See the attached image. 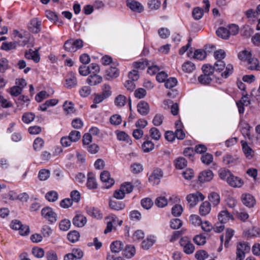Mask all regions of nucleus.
Returning <instances> with one entry per match:
<instances>
[{"mask_svg": "<svg viewBox=\"0 0 260 260\" xmlns=\"http://www.w3.org/2000/svg\"><path fill=\"white\" fill-rule=\"evenodd\" d=\"M87 223V218L80 212H77L73 219V224L78 228L84 226Z\"/></svg>", "mask_w": 260, "mask_h": 260, "instance_id": "1a4fd4ad", "label": "nucleus"}, {"mask_svg": "<svg viewBox=\"0 0 260 260\" xmlns=\"http://www.w3.org/2000/svg\"><path fill=\"white\" fill-rule=\"evenodd\" d=\"M50 172L47 169H41L38 173V178L41 181H45L50 177Z\"/></svg>", "mask_w": 260, "mask_h": 260, "instance_id": "a19ab883", "label": "nucleus"}, {"mask_svg": "<svg viewBox=\"0 0 260 260\" xmlns=\"http://www.w3.org/2000/svg\"><path fill=\"white\" fill-rule=\"evenodd\" d=\"M162 176V172L160 169H155L149 177V182L153 184H157L159 180Z\"/></svg>", "mask_w": 260, "mask_h": 260, "instance_id": "4be33fe9", "label": "nucleus"}, {"mask_svg": "<svg viewBox=\"0 0 260 260\" xmlns=\"http://www.w3.org/2000/svg\"><path fill=\"white\" fill-rule=\"evenodd\" d=\"M161 107L165 110H171V113L174 116L178 114L179 108V105L177 103H174L170 100H165L162 103Z\"/></svg>", "mask_w": 260, "mask_h": 260, "instance_id": "39448f33", "label": "nucleus"}, {"mask_svg": "<svg viewBox=\"0 0 260 260\" xmlns=\"http://www.w3.org/2000/svg\"><path fill=\"white\" fill-rule=\"evenodd\" d=\"M194 242L198 245H203L206 243V237L202 235H197L193 239Z\"/></svg>", "mask_w": 260, "mask_h": 260, "instance_id": "603ef678", "label": "nucleus"}, {"mask_svg": "<svg viewBox=\"0 0 260 260\" xmlns=\"http://www.w3.org/2000/svg\"><path fill=\"white\" fill-rule=\"evenodd\" d=\"M226 56L225 52L219 49L214 52V57L216 60L214 63L215 71L221 72V76L224 79L227 78L232 74L234 70L233 66L231 63L226 64L223 60Z\"/></svg>", "mask_w": 260, "mask_h": 260, "instance_id": "f257e3e1", "label": "nucleus"}, {"mask_svg": "<svg viewBox=\"0 0 260 260\" xmlns=\"http://www.w3.org/2000/svg\"><path fill=\"white\" fill-rule=\"evenodd\" d=\"M164 120V116L160 114H156L152 121L153 124L155 126H159L160 125Z\"/></svg>", "mask_w": 260, "mask_h": 260, "instance_id": "338daca9", "label": "nucleus"}, {"mask_svg": "<svg viewBox=\"0 0 260 260\" xmlns=\"http://www.w3.org/2000/svg\"><path fill=\"white\" fill-rule=\"evenodd\" d=\"M250 246L248 243L241 242L237 246L236 260H243L245 253L250 251Z\"/></svg>", "mask_w": 260, "mask_h": 260, "instance_id": "7ed1b4c3", "label": "nucleus"}, {"mask_svg": "<svg viewBox=\"0 0 260 260\" xmlns=\"http://www.w3.org/2000/svg\"><path fill=\"white\" fill-rule=\"evenodd\" d=\"M238 57L241 60L247 62L249 70H259V62L256 58L252 57L251 50H244L242 51L239 53Z\"/></svg>", "mask_w": 260, "mask_h": 260, "instance_id": "f03ea898", "label": "nucleus"}, {"mask_svg": "<svg viewBox=\"0 0 260 260\" xmlns=\"http://www.w3.org/2000/svg\"><path fill=\"white\" fill-rule=\"evenodd\" d=\"M153 205L152 200L149 198H146L141 200V205L145 209H150Z\"/></svg>", "mask_w": 260, "mask_h": 260, "instance_id": "09e8293b", "label": "nucleus"}, {"mask_svg": "<svg viewBox=\"0 0 260 260\" xmlns=\"http://www.w3.org/2000/svg\"><path fill=\"white\" fill-rule=\"evenodd\" d=\"M219 221L221 223L228 222L230 220H233L234 217L226 209L221 211L218 215Z\"/></svg>", "mask_w": 260, "mask_h": 260, "instance_id": "2eb2a0df", "label": "nucleus"}, {"mask_svg": "<svg viewBox=\"0 0 260 260\" xmlns=\"http://www.w3.org/2000/svg\"><path fill=\"white\" fill-rule=\"evenodd\" d=\"M242 95L243 96L241 99L236 103L240 114L244 113V106H248L251 103L250 100L247 94H244V93H242Z\"/></svg>", "mask_w": 260, "mask_h": 260, "instance_id": "9d476101", "label": "nucleus"}, {"mask_svg": "<svg viewBox=\"0 0 260 260\" xmlns=\"http://www.w3.org/2000/svg\"><path fill=\"white\" fill-rule=\"evenodd\" d=\"M103 81V78L101 76L96 74H93L88 77L86 79L87 83L90 86H96Z\"/></svg>", "mask_w": 260, "mask_h": 260, "instance_id": "f8f14e48", "label": "nucleus"}, {"mask_svg": "<svg viewBox=\"0 0 260 260\" xmlns=\"http://www.w3.org/2000/svg\"><path fill=\"white\" fill-rule=\"evenodd\" d=\"M123 243L119 241L113 242L111 245V249L112 252L118 253L123 248Z\"/></svg>", "mask_w": 260, "mask_h": 260, "instance_id": "473e14b6", "label": "nucleus"}, {"mask_svg": "<svg viewBox=\"0 0 260 260\" xmlns=\"http://www.w3.org/2000/svg\"><path fill=\"white\" fill-rule=\"evenodd\" d=\"M18 46V42L16 41L4 42L1 46V49L5 51H9L16 48Z\"/></svg>", "mask_w": 260, "mask_h": 260, "instance_id": "bb28decb", "label": "nucleus"}, {"mask_svg": "<svg viewBox=\"0 0 260 260\" xmlns=\"http://www.w3.org/2000/svg\"><path fill=\"white\" fill-rule=\"evenodd\" d=\"M207 56L206 52L202 49H198L194 51V58L199 60L204 59Z\"/></svg>", "mask_w": 260, "mask_h": 260, "instance_id": "8fccbe9b", "label": "nucleus"}, {"mask_svg": "<svg viewBox=\"0 0 260 260\" xmlns=\"http://www.w3.org/2000/svg\"><path fill=\"white\" fill-rule=\"evenodd\" d=\"M127 6L133 11L140 13L144 10L142 5L134 0H128L127 1Z\"/></svg>", "mask_w": 260, "mask_h": 260, "instance_id": "aec40b11", "label": "nucleus"}, {"mask_svg": "<svg viewBox=\"0 0 260 260\" xmlns=\"http://www.w3.org/2000/svg\"><path fill=\"white\" fill-rule=\"evenodd\" d=\"M70 199H66V208L70 207L73 202L78 203L80 200V193L77 190H73L71 192Z\"/></svg>", "mask_w": 260, "mask_h": 260, "instance_id": "4468645a", "label": "nucleus"}, {"mask_svg": "<svg viewBox=\"0 0 260 260\" xmlns=\"http://www.w3.org/2000/svg\"><path fill=\"white\" fill-rule=\"evenodd\" d=\"M211 78L210 76L207 75H201L198 78L199 82L202 84H208L211 81Z\"/></svg>", "mask_w": 260, "mask_h": 260, "instance_id": "bf43d9fd", "label": "nucleus"}, {"mask_svg": "<svg viewBox=\"0 0 260 260\" xmlns=\"http://www.w3.org/2000/svg\"><path fill=\"white\" fill-rule=\"evenodd\" d=\"M183 211V208L181 205L176 204L172 209V214L174 216H180Z\"/></svg>", "mask_w": 260, "mask_h": 260, "instance_id": "6e6d98bb", "label": "nucleus"}, {"mask_svg": "<svg viewBox=\"0 0 260 260\" xmlns=\"http://www.w3.org/2000/svg\"><path fill=\"white\" fill-rule=\"evenodd\" d=\"M137 111L142 115H147L150 111L149 104L144 101H140L137 105Z\"/></svg>", "mask_w": 260, "mask_h": 260, "instance_id": "dca6fc26", "label": "nucleus"}, {"mask_svg": "<svg viewBox=\"0 0 260 260\" xmlns=\"http://www.w3.org/2000/svg\"><path fill=\"white\" fill-rule=\"evenodd\" d=\"M204 199V196L199 191L189 194L186 197V200L190 207L196 206L199 201H202Z\"/></svg>", "mask_w": 260, "mask_h": 260, "instance_id": "423d86ee", "label": "nucleus"}, {"mask_svg": "<svg viewBox=\"0 0 260 260\" xmlns=\"http://www.w3.org/2000/svg\"><path fill=\"white\" fill-rule=\"evenodd\" d=\"M208 253L203 250H199L196 252L195 257L198 260H204L208 257Z\"/></svg>", "mask_w": 260, "mask_h": 260, "instance_id": "0e129e2a", "label": "nucleus"}, {"mask_svg": "<svg viewBox=\"0 0 260 260\" xmlns=\"http://www.w3.org/2000/svg\"><path fill=\"white\" fill-rule=\"evenodd\" d=\"M135 253L136 250L133 245L127 246L124 250V254L127 258H131L135 255Z\"/></svg>", "mask_w": 260, "mask_h": 260, "instance_id": "37998d69", "label": "nucleus"}, {"mask_svg": "<svg viewBox=\"0 0 260 260\" xmlns=\"http://www.w3.org/2000/svg\"><path fill=\"white\" fill-rule=\"evenodd\" d=\"M115 105L119 107L124 106L126 102V98L124 95L119 94L115 99Z\"/></svg>", "mask_w": 260, "mask_h": 260, "instance_id": "58836bf2", "label": "nucleus"}, {"mask_svg": "<svg viewBox=\"0 0 260 260\" xmlns=\"http://www.w3.org/2000/svg\"><path fill=\"white\" fill-rule=\"evenodd\" d=\"M216 34L219 37L223 39H228L230 36L228 28L224 27H219L216 30Z\"/></svg>", "mask_w": 260, "mask_h": 260, "instance_id": "cd10ccee", "label": "nucleus"}, {"mask_svg": "<svg viewBox=\"0 0 260 260\" xmlns=\"http://www.w3.org/2000/svg\"><path fill=\"white\" fill-rule=\"evenodd\" d=\"M241 201L245 206L249 208L253 207L256 202L254 197L248 193L242 194Z\"/></svg>", "mask_w": 260, "mask_h": 260, "instance_id": "9b49d317", "label": "nucleus"}, {"mask_svg": "<svg viewBox=\"0 0 260 260\" xmlns=\"http://www.w3.org/2000/svg\"><path fill=\"white\" fill-rule=\"evenodd\" d=\"M80 137L81 135L79 131H73L70 133L68 137V139L71 142H76L80 139Z\"/></svg>", "mask_w": 260, "mask_h": 260, "instance_id": "c03bdc74", "label": "nucleus"}, {"mask_svg": "<svg viewBox=\"0 0 260 260\" xmlns=\"http://www.w3.org/2000/svg\"><path fill=\"white\" fill-rule=\"evenodd\" d=\"M213 176L212 171L209 170L204 171L199 174V180L201 182L209 181L213 179Z\"/></svg>", "mask_w": 260, "mask_h": 260, "instance_id": "412c9836", "label": "nucleus"}, {"mask_svg": "<svg viewBox=\"0 0 260 260\" xmlns=\"http://www.w3.org/2000/svg\"><path fill=\"white\" fill-rule=\"evenodd\" d=\"M10 66L8 60L6 58L0 59V73H4L9 68Z\"/></svg>", "mask_w": 260, "mask_h": 260, "instance_id": "ea45409f", "label": "nucleus"}, {"mask_svg": "<svg viewBox=\"0 0 260 260\" xmlns=\"http://www.w3.org/2000/svg\"><path fill=\"white\" fill-rule=\"evenodd\" d=\"M77 84V81L75 75L71 73L70 76L66 79V88H72Z\"/></svg>", "mask_w": 260, "mask_h": 260, "instance_id": "c85d7f7f", "label": "nucleus"}, {"mask_svg": "<svg viewBox=\"0 0 260 260\" xmlns=\"http://www.w3.org/2000/svg\"><path fill=\"white\" fill-rule=\"evenodd\" d=\"M41 21L38 18H34L30 21L28 26L29 30L35 34L39 32L41 30Z\"/></svg>", "mask_w": 260, "mask_h": 260, "instance_id": "a211bd4d", "label": "nucleus"}, {"mask_svg": "<svg viewBox=\"0 0 260 260\" xmlns=\"http://www.w3.org/2000/svg\"><path fill=\"white\" fill-rule=\"evenodd\" d=\"M228 183L234 187H241L244 184L243 180L239 177L234 176L233 174L228 179Z\"/></svg>", "mask_w": 260, "mask_h": 260, "instance_id": "6ab92c4d", "label": "nucleus"}, {"mask_svg": "<svg viewBox=\"0 0 260 260\" xmlns=\"http://www.w3.org/2000/svg\"><path fill=\"white\" fill-rule=\"evenodd\" d=\"M46 16L50 20L56 22L58 21L57 15L53 12L47 10L45 12Z\"/></svg>", "mask_w": 260, "mask_h": 260, "instance_id": "e2e57ef3", "label": "nucleus"}, {"mask_svg": "<svg viewBox=\"0 0 260 260\" xmlns=\"http://www.w3.org/2000/svg\"><path fill=\"white\" fill-rule=\"evenodd\" d=\"M119 75L118 70L116 68H110L106 70V77L108 80L117 77Z\"/></svg>", "mask_w": 260, "mask_h": 260, "instance_id": "a878e982", "label": "nucleus"}, {"mask_svg": "<svg viewBox=\"0 0 260 260\" xmlns=\"http://www.w3.org/2000/svg\"><path fill=\"white\" fill-rule=\"evenodd\" d=\"M83 256V252L81 249H74L71 253L66 254V260H77L81 259Z\"/></svg>", "mask_w": 260, "mask_h": 260, "instance_id": "f3484780", "label": "nucleus"}, {"mask_svg": "<svg viewBox=\"0 0 260 260\" xmlns=\"http://www.w3.org/2000/svg\"><path fill=\"white\" fill-rule=\"evenodd\" d=\"M80 235L79 232L74 230L68 234V239L72 243H75L79 241Z\"/></svg>", "mask_w": 260, "mask_h": 260, "instance_id": "c756f323", "label": "nucleus"}, {"mask_svg": "<svg viewBox=\"0 0 260 260\" xmlns=\"http://www.w3.org/2000/svg\"><path fill=\"white\" fill-rule=\"evenodd\" d=\"M232 175V174L230 171L224 169H220L219 171V175L220 178L222 180H225L226 182H228V179Z\"/></svg>", "mask_w": 260, "mask_h": 260, "instance_id": "de8ad7c7", "label": "nucleus"}, {"mask_svg": "<svg viewBox=\"0 0 260 260\" xmlns=\"http://www.w3.org/2000/svg\"><path fill=\"white\" fill-rule=\"evenodd\" d=\"M177 84V80L176 78H170L166 80L165 83V86L167 88H172L176 86Z\"/></svg>", "mask_w": 260, "mask_h": 260, "instance_id": "774afa93", "label": "nucleus"}, {"mask_svg": "<svg viewBox=\"0 0 260 260\" xmlns=\"http://www.w3.org/2000/svg\"><path fill=\"white\" fill-rule=\"evenodd\" d=\"M243 151L246 156V157L248 159H251L254 155V151L248 145L247 142L243 140L241 142Z\"/></svg>", "mask_w": 260, "mask_h": 260, "instance_id": "5701e85b", "label": "nucleus"}, {"mask_svg": "<svg viewBox=\"0 0 260 260\" xmlns=\"http://www.w3.org/2000/svg\"><path fill=\"white\" fill-rule=\"evenodd\" d=\"M234 234V231L231 229H228L225 234V243L224 245L226 247L228 246V244Z\"/></svg>", "mask_w": 260, "mask_h": 260, "instance_id": "052dcab7", "label": "nucleus"}, {"mask_svg": "<svg viewBox=\"0 0 260 260\" xmlns=\"http://www.w3.org/2000/svg\"><path fill=\"white\" fill-rule=\"evenodd\" d=\"M109 206L111 209L113 210H120L124 208L125 204L121 202L111 200L109 202Z\"/></svg>", "mask_w": 260, "mask_h": 260, "instance_id": "7c9ffc66", "label": "nucleus"}, {"mask_svg": "<svg viewBox=\"0 0 260 260\" xmlns=\"http://www.w3.org/2000/svg\"><path fill=\"white\" fill-rule=\"evenodd\" d=\"M44 140L38 137L35 139L33 143V147L35 151H40L44 146Z\"/></svg>", "mask_w": 260, "mask_h": 260, "instance_id": "c9c22d12", "label": "nucleus"}, {"mask_svg": "<svg viewBox=\"0 0 260 260\" xmlns=\"http://www.w3.org/2000/svg\"><path fill=\"white\" fill-rule=\"evenodd\" d=\"M132 172L134 174H138L141 172L143 169L141 164L135 163L131 165V167Z\"/></svg>", "mask_w": 260, "mask_h": 260, "instance_id": "69168bd1", "label": "nucleus"}, {"mask_svg": "<svg viewBox=\"0 0 260 260\" xmlns=\"http://www.w3.org/2000/svg\"><path fill=\"white\" fill-rule=\"evenodd\" d=\"M154 145L151 141H146L142 145V148L144 152H149L154 149Z\"/></svg>", "mask_w": 260, "mask_h": 260, "instance_id": "49530a36", "label": "nucleus"}, {"mask_svg": "<svg viewBox=\"0 0 260 260\" xmlns=\"http://www.w3.org/2000/svg\"><path fill=\"white\" fill-rule=\"evenodd\" d=\"M208 199L213 206H217L220 201L219 194L215 192L210 193L208 196Z\"/></svg>", "mask_w": 260, "mask_h": 260, "instance_id": "72a5a7b5", "label": "nucleus"}, {"mask_svg": "<svg viewBox=\"0 0 260 260\" xmlns=\"http://www.w3.org/2000/svg\"><path fill=\"white\" fill-rule=\"evenodd\" d=\"M42 216L47 219L49 222L52 223L56 220V214L53 212L52 208L45 207L41 211Z\"/></svg>", "mask_w": 260, "mask_h": 260, "instance_id": "0eeeda50", "label": "nucleus"}, {"mask_svg": "<svg viewBox=\"0 0 260 260\" xmlns=\"http://www.w3.org/2000/svg\"><path fill=\"white\" fill-rule=\"evenodd\" d=\"M100 178L106 188L111 187L114 184V180L110 177V173L107 171L101 173Z\"/></svg>", "mask_w": 260, "mask_h": 260, "instance_id": "6e6552de", "label": "nucleus"}, {"mask_svg": "<svg viewBox=\"0 0 260 260\" xmlns=\"http://www.w3.org/2000/svg\"><path fill=\"white\" fill-rule=\"evenodd\" d=\"M211 211V204L208 201L203 202L200 206L199 213L202 216H206Z\"/></svg>", "mask_w": 260, "mask_h": 260, "instance_id": "b1692460", "label": "nucleus"}, {"mask_svg": "<svg viewBox=\"0 0 260 260\" xmlns=\"http://www.w3.org/2000/svg\"><path fill=\"white\" fill-rule=\"evenodd\" d=\"M45 198L49 202H54L58 199V194L56 191L50 190L46 193Z\"/></svg>", "mask_w": 260, "mask_h": 260, "instance_id": "e433bc0d", "label": "nucleus"}, {"mask_svg": "<svg viewBox=\"0 0 260 260\" xmlns=\"http://www.w3.org/2000/svg\"><path fill=\"white\" fill-rule=\"evenodd\" d=\"M182 70L186 73H190L195 70L196 67L193 63L191 61H186L182 66Z\"/></svg>", "mask_w": 260, "mask_h": 260, "instance_id": "4c0bfd02", "label": "nucleus"}, {"mask_svg": "<svg viewBox=\"0 0 260 260\" xmlns=\"http://www.w3.org/2000/svg\"><path fill=\"white\" fill-rule=\"evenodd\" d=\"M35 115L32 113H24L22 117V121L25 123H29L34 120Z\"/></svg>", "mask_w": 260, "mask_h": 260, "instance_id": "3c124183", "label": "nucleus"}, {"mask_svg": "<svg viewBox=\"0 0 260 260\" xmlns=\"http://www.w3.org/2000/svg\"><path fill=\"white\" fill-rule=\"evenodd\" d=\"M155 240L152 238L149 237L144 240L142 242V247L145 249H148L154 244Z\"/></svg>", "mask_w": 260, "mask_h": 260, "instance_id": "4d7b16f0", "label": "nucleus"}, {"mask_svg": "<svg viewBox=\"0 0 260 260\" xmlns=\"http://www.w3.org/2000/svg\"><path fill=\"white\" fill-rule=\"evenodd\" d=\"M180 244L183 247L184 252L187 254H191L195 250L194 246L187 237H184L180 239Z\"/></svg>", "mask_w": 260, "mask_h": 260, "instance_id": "20e7f679", "label": "nucleus"}, {"mask_svg": "<svg viewBox=\"0 0 260 260\" xmlns=\"http://www.w3.org/2000/svg\"><path fill=\"white\" fill-rule=\"evenodd\" d=\"M202 70L204 74L210 76L213 74L215 69L214 68V66L212 67L210 64H205L203 66Z\"/></svg>", "mask_w": 260, "mask_h": 260, "instance_id": "5fc2aeb1", "label": "nucleus"}, {"mask_svg": "<svg viewBox=\"0 0 260 260\" xmlns=\"http://www.w3.org/2000/svg\"><path fill=\"white\" fill-rule=\"evenodd\" d=\"M150 135L152 139L158 140L161 136L159 131L156 127H152L150 129Z\"/></svg>", "mask_w": 260, "mask_h": 260, "instance_id": "864d4df0", "label": "nucleus"}, {"mask_svg": "<svg viewBox=\"0 0 260 260\" xmlns=\"http://www.w3.org/2000/svg\"><path fill=\"white\" fill-rule=\"evenodd\" d=\"M192 15L195 20H200L204 15V11L200 7H196L192 10Z\"/></svg>", "mask_w": 260, "mask_h": 260, "instance_id": "f704fd0d", "label": "nucleus"}, {"mask_svg": "<svg viewBox=\"0 0 260 260\" xmlns=\"http://www.w3.org/2000/svg\"><path fill=\"white\" fill-rule=\"evenodd\" d=\"M223 161L226 165H235L237 164L238 158L236 156L227 154L223 157Z\"/></svg>", "mask_w": 260, "mask_h": 260, "instance_id": "2f4dec72", "label": "nucleus"}, {"mask_svg": "<svg viewBox=\"0 0 260 260\" xmlns=\"http://www.w3.org/2000/svg\"><path fill=\"white\" fill-rule=\"evenodd\" d=\"M107 219L110 220L108 221L107 226L104 231L105 234L111 232L113 229V223H115L117 220V217L115 215H110L107 217Z\"/></svg>", "mask_w": 260, "mask_h": 260, "instance_id": "393cba45", "label": "nucleus"}, {"mask_svg": "<svg viewBox=\"0 0 260 260\" xmlns=\"http://www.w3.org/2000/svg\"><path fill=\"white\" fill-rule=\"evenodd\" d=\"M66 44H68V47H66V48L68 51L71 52H75L77 49L81 48L83 45V42L80 39L77 40L73 43L68 41H66Z\"/></svg>", "mask_w": 260, "mask_h": 260, "instance_id": "ddd939ff", "label": "nucleus"}, {"mask_svg": "<svg viewBox=\"0 0 260 260\" xmlns=\"http://www.w3.org/2000/svg\"><path fill=\"white\" fill-rule=\"evenodd\" d=\"M87 186L90 189H95L98 187V184L96 179L94 177H88Z\"/></svg>", "mask_w": 260, "mask_h": 260, "instance_id": "13d9d810", "label": "nucleus"}, {"mask_svg": "<svg viewBox=\"0 0 260 260\" xmlns=\"http://www.w3.org/2000/svg\"><path fill=\"white\" fill-rule=\"evenodd\" d=\"M182 224L181 220L178 218H174L170 221V226L173 229H178Z\"/></svg>", "mask_w": 260, "mask_h": 260, "instance_id": "680f3d73", "label": "nucleus"}, {"mask_svg": "<svg viewBox=\"0 0 260 260\" xmlns=\"http://www.w3.org/2000/svg\"><path fill=\"white\" fill-rule=\"evenodd\" d=\"M168 200L164 197H159L156 199L155 201V205L159 208H163L168 205Z\"/></svg>", "mask_w": 260, "mask_h": 260, "instance_id": "a18cd8bd", "label": "nucleus"}, {"mask_svg": "<svg viewBox=\"0 0 260 260\" xmlns=\"http://www.w3.org/2000/svg\"><path fill=\"white\" fill-rule=\"evenodd\" d=\"M175 165L177 169H183L187 166V161L183 157H179L175 160Z\"/></svg>", "mask_w": 260, "mask_h": 260, "instance_id": "79ce46f5", "label": "nucleus"}]
</instances>
